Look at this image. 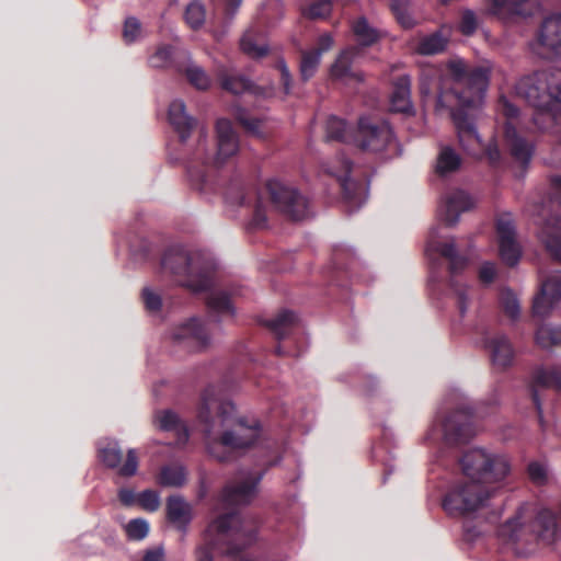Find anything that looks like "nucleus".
<instances>
[{
    "label": "nucleus",
    "instance_id": "nucleus-1",
    "mask_svg": "<svg viewBox=\"0 0 561 561\" xmlns=\"http://www.w3.org/2000/svg\"><path fill=\"white\" fill-rule=\"evenodd\" d=\"M447 70L449 85L439 91L437 110H446L451 116L463 150L474 157L483 152L490 164H497L501 152L496 141L484 146L476 127V113L490 84V67L479 66L469 70L463 59L453 58L447 64Z\"/></svg>",
    "mask_w": 561,
    "mask_h": 561
},
{
    "label": "nucleus",
    "instance_id": "nucleus-2",
    "mask_svg": "<svg viewBox=\"0 0 561 561\" xmlns=\"http://www.w3.org/2000/svg\"><path fill=\"white\" fill-rule=\"evenodd\" d=\"M169 122L182 142V159L191 187L201 194L214 192L217 172L239 151V138L230 121L216 122V141H209L204 130L187 141L195 119L186 113L185 103L176 99L169 106Z\"/></svg>",
    "mask_w": 561,
    "mask_h": 561
},
{
    "label": "nucleus",
    "instance_id": "nucleus-3",
    "mask_svg": "<svg viewBox=\"0 0 561 561\" xmlns=\"http://www.w3.org/2000/svg\"><path fill=\"white\" fill-rule=\"evenodd\" d=\"M208 454L218 461H229L238 451L251 447L261 435L257 420L240 416L220 386H208L198 410Z\"/></svg>",
    "mask_w": 561,
    "mask_h": 561
},
{
    "label": "nucleus",
    "instance_id": "nucleus-4",
    "mask_svg": "<svg viewBox=\"0 0 561 561\" xmlns=\"http://www.w3.org/2000/svg\"><path fill=\"white\" fill-rule=\"evenodd\" d=\"M468 480L454 482L443 499V508L453 517H468L485 507L493 491L485 484L504 481L511 473V461L504 454L474 447L459 459Z\"/></svg>",
    "mask_w": 561,
    "mask_h": 561
},
{
    "label": "nucleus",
    "instance_id": "nucleus-5",
    "mask_svg": "<svg viewBox=\"0 0 561 561\" xmlns=\"http://www.w3.org/2000/svg\"><path fill=\"white\" fill-rule=\"evenodd\" d=\"M216 268L217 263L210 252L184 245L170 247L161 259V274L193 293L205 291L213 286Z\"/></svg>",
    "mask_w": 561,
    "mask_h": 561
},
{
    "label": "nucleus",
    "instance_id": "nucleus-6",
    "mask_svg": "<svg viewBox=\"0 0 561 561\" xmlns=\"http://www.w3.org/2000/svg\"><path fill=\"white\" fill-rule=\"evenodd\" d=\"M257 531L247 526L234 513L214 519L203 534V542L196 547V561H213V551L233 556L256 540Z\"/></svg>",
    "mask_w": 561,
    "mask_h": 561
},
{
    "label": "nucleus",
    "instance_id": "nucleus-7",
    "mask_svg": "<svg viewBox=\"0 0 561 561\" xmlns=\"http://www.w3.org/2000/svg\"><path fill=\"white\" fill-rule=\"evenodd\" d=\"M470 419L471 411L465 394L453 388L444 396L424 439L434 444L442 440L445 445L465 442L473 435Z\"/></svg>",
    "mask_w": 561,
    "mask_h": 561
},
{
    "label": "nucleus",
    "instance_id": "nucleus-8",
    "mask_svg": "<svg viewBox=\"0 0 561 561\" xmlns=\"http://www.w3.org/2000/svg\"><path fill=\"white\" fill-rule=\"evenodd\" d=\"M533 508L528 504H523L516 515L505 522L497 531L500 540L515 549L516 553L520 551L516 545L524 540L528 534H536V537L547 545L554 543L560 537V530L557 525L554 514L549 510H541L536 515L531 524H527L533 519Z\"/></svg>",
    "mask_w": 561,
    "mask_h": 561
},
{
    "label": "nucleus",
    "instance_id": "nucleus-9",
    "mask_svg": "<svg viewBox=\"0 0 561 561\" xmlns=\"http://www.w3.org/2000/svg\"><path fill=\"white\" fill-rule=\"evenodd\" d=\"M425 252L428 256H431L433 253H438L442 256L448 259L449 271L451 274V296L455 299V304L459 311V314L461 317H465L468 311L469 305L472 301V288L459 282L456 278V275L466 268L469 259L467 256L458 254L455 240L453 238H443L439 234L438 227H434L431 229Z\"/></svg>",
    "mask_w": 561,
    "mask_h": 561
},
{
    "label": "nucleus",
    "instance_id": "nucleus-10",
    "mask_svg": "<svg viewBox=\"0 0 561 561\" xmlns=\"http://www.w3.org/2000/svg\"><path fill=\"white\" fill-rule=\"evenodd\" d=\"M516 96L539 110H552L561 104V69L536 71L520 77L515 85Z\"/></svg>",
    "mask_w": 561,
    "mask_h": 561
},
{
    "label": "nucleus",
    "instance_id": "nucleus-11",
    "mask_svg": "<svg viewBox=\"0 0 561 561\" xmlns=\"http://www.w3.org/2000/svg\"><path fill=\"white\" fill-rule=\"evenodd\" d=\"M266 191L274 207L293 220H304L311 215L307 198L294 186L279 180H270Z\"/></svg>",
    "mask_w": 561,
    "mask_h": 561
},
{
    "label": "nucleus",
    "instance_id": "nucleus-12",
    "mask_svg": "<svg viewBox=\"0 0 561 561\" xmlns=\"http://www.w3.org/2000/svg\"><path fill=\"white\" fill-rule=\"evenodd\" d=\"M496 110L506 118L504 134L512 157L523 167L527 165L533 157L534 146L517 131L514 122L518 117L519 110L505 95L500 96Z\"/></svg>",
    "mask_w": 561,
    "mask_h": 561
},
{
    "label": "nucleus",
    "instance_id": "nucleus-13",
    "mask_svg": "<svg viewBox=\"0 0 561 561\" xmlns=\"http://www.w3.org/2000/svg\"><path fill=\"white\" fill-rule=\"evenodd\" d=\"M354 144L369 152L397 148V141L389 124L385 121L375 122L367 117L359 119Z\"/></svg>",
    "mask_w": 561,
    "mask_h": 561
},
{
    "label": "nucleus",
    "instance_id": "nucleus-14",
    "mask_svg": "<svg viewBox=\"0 0 561 561\" xmlns=\"http://www.w3.org/2000/svg\"><path fill=\"white\" fill-rule=\"evenodd\" d=\"M530 49L541 58H552L561 55V14L547 16L536 38L530 43Z\"/></svg>",
    "mask_w": 561,
    "mask_h": 561
},
{
    "label": "nucleus",
    "instance_id": "nucleus-15",
    "mask_svg": "<svg viewBox=\"0 0 561 561\" xmlns=\"http://www.w3.org/2000/svg\"><path fill=\"white\" fill-rule=\"evenodd\" d=\"M324 170L336 178L352 211L359 208L366 202L367 190L362 183L350 178L352 164L348 160L342 158L341 161L327 164Z\"/></svg>",
    "mask_w": 561,
    "mask_h": 561
},
{
    "label": "nucleus",
    "instance_id": "nucleus-16",
    "mask_svg": "<svg viewBox=\"0 0 561 561\" xmlns=\"http://www.w3.org/2000/svg\"><path fill=\"white\" fill-rule=\"evenodd\" d=\"M100 461L107 468L117 469L121 477L129 478L137 473L138 456L134 448L127 450L126 460L122 463V449L117 440L105 439L99 443Z\"/></svg>",
    "mask_w": 561,
    "mask_h": 561
},
{
    "label": "nucleus",
    "instance_id": "nucleus-17",
    "mask_svg": "<svg viewBox=\"0 0 561 561\" xmlns=\"http://www.w3.org/2000/svg\"><path fill=\"white\" fill-rule=\"evenodd\" d=\"M171 341L190 352L199 351L209 343V336L204 323L197 318H190L174 325L170 332Z\"/></svg>",
    "mask_w": 561,
    "mask_h": 561
},
{
    "label": "nucleus",
    "instance_id": "nucleus-18",
    "mask_svg": "<svg viewBox=\"0 0 561 561\" xmlns=\"http://www.w3.org/2000/svg\"><path fill=\"white\" fill-rule=\"evenodd\" d=\"M262 472H240L222 492V501L227 505H244L250 503L257 491Z\"/></svg>",
    "mask_w": 561,
    "mask_h": 561
},
{
    "label": "nucleus",
    "instance_id": "nucleus-19",
    "mask_svg": "<svg viewBox=\"0 0 561 561\" xmlns=\"http://www.w3.org/2000/svg\"><path fill=\"white\" fill-rule=\"evenodd\" d=\"M477 344L488 351L492 365L495 368L506 369L513 364L515 351L506 335L483 331Z\"/></svg>",
    "mask_w": 561,
    "mask_h": 561
},
{
    "label": "nucleus",
    "instance_id": "nucleus-20",
    "mask_svg": "<svg viewBox=\"0 0 561 561\" xmlns=\"http://www.w3.org/2000/svg\"><path fill=\"white\" fill-rule=\"evenodd\" d=\"M496 233L502 261L510 266L516 265L520 259L522 249L516 240L515 226L510 215L497 218Z\"/></svg>",
    "mask_w": 561,
    "mask_h": 561
},
{
    "label": "nucleus",
    "instance_id": "nucleus-21",
    "mask_svg": "<svg viewBox=\"0 0 561 561\" xmlns=\"http://www.w3.org/2000/svg\"><path fill=\"white\" fill-rule=\"evenodd\" d=\"M476 201L467 192L456 190L446 194L438 208V218L448 227L458 224L460 215L473 208Z\"/></svg>",
    "mask_w": 561,
    "mask_h": 561
},
{
    "label": "nucleus",
    "instance_id": "nucleus-22",
    "mask_svg": "<svg viewBox=\"0 0 561 561\" xmlns=\"http://www.w3.org/2000/svg\"><path fill=\"white\" fill-rule=\"evenodd\" d=\"M561 301V276L553 274L541 282L540 291L534 299L533 312L545 318Z\"/></svg>",
    "mask_w": 561,
    "mask_h": 561
},
{
    "label": "nucleus",
    "instance_id": "nucleus-23",
    "mask_svg": "<svg viewBox=\"0 0 561 561\" xmlns=\"http://www.w3.org/2000/svg\"><path fill=\"white\" fill-rule=\"evenodd\" d=\"M334 41L330 33L321 34L317 39V46L301 51L299 65L300 77L304 81L311 79L321 62L322 55L333 47Z\"/></svg>",
    "mask_w": 561,
    "mask_h": 561
},
{
    "label": "nucleus",
    "instance_id": "nucleus-24",
    "mask_svg": "<svg viewBox=\"0 0 561 561\" xmlns=\"http://www.w3.org/2000/svg\"><path fill=\"white\" fill-rule=\"evenodd\" d=\"M538 7L537 0H492L489 13L506 20L512 16H529Z\"/></svg>",
    "mask_w": 561,
    "mask_h": 561
},
{
    "label": "nucleus",
    "instance_id": "nucleus-25",
    "mask_svg": "<svg viewBox=\"0 0 561 561\" xmlns=\"http://www.w3.org/2000/svg\"><path fill=\"white\" fill-rule=\"evenodd\" d=\"M537 387L554 388L561 392V370L558 367H537L533 373V400L536 405L539 420L542 421V408Z\"/></svg>",
    "mask_w": 561,
    "mask_h": 561
},
{
    "label": "nucleus",
    "instance_id": "nucleus-26",
    "mask_svg": "<svg viewBox=\"0 0 561 561\" xmlns=\"http://www.w3.org/2000/svg\"><path fill=\"white\" fill-rule=\"evenodd\" d=\"M264 324L272 331L277 340L296 337L302 333L299 319L290 310H282L274 318L265 320Z\"/></svg>",
    "mask_w": 561,
    "mask_h": 561
},
{
    "label": "nucleus",
    "instance_id": "nucleus-27",
    "mask_svg": "<svg viewBox=\"0 0 561 561\" xmlns=\"http://www.w3.org/2000/svg\"><path fill=\"white\" fill-rule=\"evenodd\" d=\"M175 67L195 89L207 90L210 87V77L202 66L192 60L190 53L186 50L181 51V59L176 61Z\"/></svg>",
    "mask_w": 561,
    "mask_h": 561
},
{
    "label": "nucleus",
    "instance_id": "nucleus-28",
    "mask_svg": "<svg viewBox=\"0 0 561 561\" xmlns=\"http://www.w3.org/2000/svg\"><path fill=\"white\" fill-rule=\"evenodd\" d=\"M357 53V48L348 47L342 50L336 57L335 61L330 68V76L334 80H339L345 83L351 81H362L363 76L353 70L352 62Z\"/></svg>",
    "mask_w": 561,
    "mask_h": 561
},
{
    "label": "nucleus",
    "instance_id": "nucleus-29",
    "mask_svg": "<svg viewBox=\"0 0 561 561\" xmlns=\"http://www.w3.org/2000/svg\"><path fill=\"white\" fill-rule=\"evenodd\" d=\"M539 238L551 256L561 262V217L547 219L540 227Z\"/></svg>",
    "mask_w": 561,
    "mask_h": 561
},
{
    "label": "nucleus",
    "instance_id": "nucleus-30",
    "mask_svg": "<svg viewBox=\"0 0 561 561\" xmlns=\"http://www.w3.org/2000/svg\"><path fill=\"white\" fill-rule=\"evenodd\" d=\"M153 424L161 431L174 433L178 437L179 444H184L188 439L187 427L172 410H160L154 412Z\"/></svg>",
    "mask_w": 561,
    "mask_h": 561
},
{
    "label": "nucleus",
    "instance_id": "nucleus-31",
    "mask_svg": "<svg viewBox=\"0 0 561 561\" xmlns=\"http://www.w3.org/2000/svg\"><path fill=\"white\" fill-rule=\"evenodd\" d=\"M167 512L169 520L185 534L192 520L191 505L181 496H170L167 503Z\"/></svg>",
    "mask_w": 561,
    "mask_h": 561
},
{
    "label": "nucleus",
    "instance_id": "nucleus-32",
    "mask_svg": "<svg viewBox=\"0 0 561 561\" xmlns=\"http://www.w3.org/2000/svg\"><path fill=\"white\" fill-rule=\"evenodd\" d=\"M390 106L394 112L409 113L412 111L411 79L408 75H402L394 81Z\"/></svg>",
    "mask_w": 561,
    "mask_h": 561
},
{
    "label": "nucleus",
    "instance_id": "nucleus-33",
    "mask_svg": "<svg viewBox=\"0 0 561 561\" xmlns=\"http://www.w3.org/2000/svg\"><path fill=\"white\" fill-rule=\"evenodd\" d=\"M325 140L351 144L354 142L355 135L344 119L330 116L325 124Z\"/></svg>",
    "mask_w": 561,
    "mask_h": 561
},
{
    "label": "nucleus",
    "instance_id": "nucleus-34",
    "mask_svg": "<svg viewBox=\"0 0 561 561\" xmlns=\"http://www.w3.org/2000/svg\"><path fill=\"white\" fill-rule=\"evenodd\" d=\"M237 121L247 129L249 134L257 138H264L268 135L267 121L251 116L247 110L237 106L234 108Z\"/></svg>",
    "mask_w": 561,
    "mask_h": 561
},
{
    "label": "nucleus",
    "instance_id": "nucleus-35",
    "mask_svg": "<svg viewBox=\"0 0 561 561\" xmlns=\"http://www.w3.org/2000/svg\"><path fill=\"white\" fill-rule=\"evenodd\" d=\"M461 165V158L449 146H444L440 148L437 160H436V172L440 176H447L450 173L456 172Z\"/></svg>",
    "mask_w": 561,
    "mask_h": 561
},
{
    "label": "nucleus",
    "instance_id": "nucleus-36",
    "mask_svg": "<svg viewBox=\"0 0 561 561\" xmlns=\"http://www.w3.org/2000/svg\"><path fill=\"white\" fill-rule=\"evenodd\" d=\"M352 31L362 46H370L380 37V32L365 16H359L352 23Z\"/></svg>",
    "mask_w": 561,
    "mask_h": 561
},
{
    "label": "nucleus",
    "instance_id": "nucleus-37",
    "mask_svg": "<svg viewBox=\"0 0 561 561\" xmlns=\"http://www.w3.org/2000/svg\"><path fill=\"white\" fill-rule=\"evenodd\" d=\"M231 295H237V293L232 291L231 294H228L222 290L211 291L207 298V306L209 310L220 317H233L236 311L230 299Z\"/></svg>",
    "mask_w": 561,
    "mask_h": 561
},
{
    "label": "nucleus",
    "instance_id": "nucleus-38",
    "mask_svg": "<svg viewBox=\"0 0 561 561\" xmlns=\"http://www.w3.org/2000/svg\"><path fill=\"white\" fill-rule=\"evenodd\" d=\"M390 10L401 27L410 30L417 24L411 0H390Z\"/></svg>",
    "mask_w": 561,
    "mask_h": 561
},
{
    "label": "nucleus",
    "instance_id": "nucleus-39",
    "mask_svg": "<svg viewBox=\"0 0 561 561\" xmlns=\"http://www.w3.org/2000/svg\"><path fill=\"white\" fill-rule=\"evenodd\" d=\"M536 344L543 348L549 350L553 346L561 345V325L542 324L535 333Z\"/></svg>",
    "mask_w": 561,
    "mask_h": 561
},
{
    "label": "nucleus",
    "instance_id": "nucleus-40",
    "mask_svg": "<svg viewBox=\"0 0 561 561\" xmlns=\"http://www.w3.org/2000/svg\"><path fill=\"white\" fill-rule=\"evenodd\" d=\"M252 197H255V208L253 218L251 220V226L253 228H263L266 225L267 218H266V209L263 205V198L261 195H254L249 193L240 192L238 195V198L234 201L231 197H229L231 203L238 204L240 206H244L248 203V199H251Z\"/></svg>",
    "mask_w": 561,
    "mask_h": 561
},
{
    "label": "nucleus",
    "instance_id": "nucleus-41",
    "mask_svg": "<svg viewBox=\"0 0 561 561\" xmlns=\"http://www.w3.org/2000/svg\"><path fill=\"white\" fill-rule=\"evenodd\" d=\"M186 481L185 468L181 465H170L161 469L159 476L160 484L164 486H182Z\"/></svg>",
    "mask_w": 561,
    "mask_h": 561
},
{
    "label": "nucleus",
    "instance_id": "nucleus-42",
    "mask_svg": "<svg viewBox=\"0 0 561 561\" xmlns=\"http://www.w3.org/2000/svg\"><path fill=\"white\" fill-rule=\"evenodd\" d=\"M447 45V38L439 32H435L431 35L423 36L416 47V50L421 55H435L445 49Z\"/></svg>",
    "mask_w": 561,
    "mask_h": 561
},
{
    "label": "nucleus",
    "instance_id": "nucleus-43",
    "mask_svg": "<svg viewBox=\"0 0 561 561\" xmlns=\"http://www.w3.org/2000/svg\"><path fill=\"white\" fill-rule=\"evenodd\" d=\"M184 19L192 30H198L202 27L206 20V10L204 4L199 0L191 1L185 9Z\"/></svg>",
    "mask_w": 561,
    "mask_h": 561
},
{
    "label": "nucleus",
    "instance_id": "nucleus-44",
    "mask_svg": "<svg viewBox=\"0 0 561 561\" xmlns=\"http://www.w3.org/2000/svg\"><path fill=\"white\" fill-rule=\"evenodd\" d=\"M122 35L124 43L131 45L144 39L146 32L137 18L128 16L124 22Z\"/></svg>",
    "mask_w": 561,
    "mask_h": 561
},
{
    "label": "nucleus",
    "instance_id": "nucleus-45",
    "mask_svg": "<svg viewBox=\"0 0 561 561\" xmlns=\"http://www.w3.org/2000/svg\"><path fill=\"white\" fill-rule=\"evenodd\" d=\"M173 56V47L167 44H161L148 56V65L154 69L167 68L172 64Z\"/></svg>",
    "mask_w": 561,
    "mask_h": 561
},
{
    "label": "nucleus",
    "instance_id": "nucleus-46",
    "mask_svg": "<svg viewBox=\"0 0 561 561\" xmlns=\"http://www.w3.org/2000/svg\"><path fill=\"white\" fill-rule=\"evenodd\" d=\"M222 89L233 93L241 94L247 91H251L254 94L257 93L256 89H253L252 83L242 76H225L221 78Z\"/></svg>",
    "mask_w": 561,
    "mask_h": 561
},
{
    "label": "nucleus",
    "instance_id": "nucleus-47",
    "mask_svg": "<svg viewBox=\"0 0 561 561\" xmlns=\"http://www.w3.org/2000/svg\"><path fill=\"white\" fill-rule=\"evenodd\" d=\"M500 305L504 313L513 321L520 316V305L517 296L510 289H504L500 296Z\"/></svg>",
    "mask_w": 561,
    "mask_h": 561
},
{
    "label": "nucleus",
    "instance_id": "nucleus-48",
    "mask_svg": "<svg viewBox=\"0 0 561 561\" xmlns=\"http://www.w3.org/2000/svg\"><path fill=\"white\" fill-rule=\"evenodd\" d=\"M241 49L249 56L260 58L266 55L268 48L265 43H257L252 32H247L241 38Z\"/></svg>",
    "mask_w": 561,
    "mask_h": 561
},
{
    "label": "nucleus",
    "instance_id": "nucleus-49",
    "mask_svg": "<svg viewBox=\"0 0 561 561\" xmlns=\"http://www.w3.org/2000/svg\"><path fill=\"white\" fill-rule=\"evenodd\" d=\"M331 11V0H309V3L302 9L304 14L310 19H324L330 15Z\"/></svg>",
    "mask_w": 561,
    "mask_h": 561
},
{
    "label": "nucleus",
    "instance_id": "nucleus-50",
    "mask_svg": "<svg viewBox=\"0 0 561 561\" xmlns=\"http://www.w3.org/2000/svg\"><path fill=\"white\" fill-rule=\"evenodd\" d=\"M126 536L129 540L140 541L149 534V524L144 518H135L124 526Z\"/></svg>",
    "mask_w": 561,
    "mask_h": 561
},
{
    "label": "nucleus",
    "instance_id": "nucleus-51",
    "mask_svg": "<svg viewBox=\"0 0 561 561\" xmlns=\"http://www.w3.org/2000/svg\"><path fill=\"white\" fill-rule=\"evenodd\" d=\"M145 309L156 316L161 312L162 297L160 293L151 287H145L141 293Z\"/></svg>",
    "mask_w": 561,
    "mask_h": 561
},
{
    "label": "nucleus",
    "instance_id": "nucleus-52",
    "mask_svg": "<svg viewBox=\"0 0 561 561\" xmlns=\"http://www.w3.org/2000/svg\"><path fill=\"white\" fill-rule=\"evenodd\" d=\"M137 502L144 510L156 512L160 506V496L156 491L146 490L138 494Z\"/></svg>",
    "mask_w": 561,
    "mask_h": 561
},
{
    "label": "nucleus",
    "instance_id": "nucleus-53",
    "mask_svg": "<svg viewBox=\"0 0 561 561\" xmlns=\"http://www.w3.org/2000/svg\"><path fill=\"white\" fill-rule=\"evenodd\" d=\"M478 27V20L472 10H465L461 15L459 30L463 35H472Z\"/></svg>",
    "mask_w": 561,
    "mask_h": 561
},
{
    "label": "nucleus",
    "instance_id": "nucleus-54",
    "mask_svg": "<svg viewBox=\"0 0 561 561\" xmlns=\"http://www.w3.org/2000/svg\"><path fill=\"white\" fill-rule=\"evenodd\" d=\"M528 474L533 482L543 484L547 481L548 469L541 462H531L528 466Z\"/></svg>",
    "mask_w": 561,
    "mask_h": 561
},
{
    "label": "nucleus",
    "instance_id": "nucleus-55",
    "mask_svg": "<svg viewBox=\"0 0 561 561\" xmlns=\"http://www.w3.org/2000/svg\"><path fill=\"white\" fill-rule=\"evenodd\" d=\"M497 274L496 265L493 262H484L479 270V279L483 284H491Z\"/></svg>",
    "mask_w": 561,
    "mask_h": 561
},
{
    "label": "nucleus",
    "instance_id": "nucleus-56",
    "mask_svg": "<svg viewBox=\"0 0 561 561\" xmlns=\"http://www.w3.org/2000/svg\"><path fill=\"white\" fill-rule=\"evenodd\" d=\"M277 67L280 71V82L283 84L284 93L289 94L290 87H291V76H290L289 69L284 59H280L277 62Z\"/></svg>",
    "mask_w": 561,
    "mask_h": 561
},
{
    "label": "nucleus",
    "instance_id": "nucleus-57",
    "mask_svg": "<svg viewBox=\"0 0 561 561\" xmlns=\"http://www.w3.org/2000/svg\"><path fill=\"white\" fill-rule=\"evenodd\" d=\"M141 561H165L164 549L158 546L145 550Z\"/></svg>",
    "mask_w": 561,
    "mask_h": 561
},
{
    "label": "nucleus",
    "instance_id": "nucleus-58",
    "mask_svg": "<svg viewBox=\"0 0 561 561\" xmlns=\"http://www.w3.org/2000/svg\"><path fill=\"white\" fill-rule=\"evenodd\" d=\"M138 495L131 489H121L118 491V499L125 506H131L137 502Z\"/></svg>",
    "mask_w": 561,
    "mask_h": 561
},
{
    "label": "nucleus",
    "instance_id": "nucleus-59",
    "mask_svg": "<svg viewBox=\"0 0 561 561\" xmlns=\"http://www.w3.org/2000/svg\"><path fill=\"white\" fill-rule=\"evenodd\" d=\"M306 350V345L302 344L301 346H299V348L297 351H290L288 350L287 347H283L282 345H278L276 347V353L277 354H288V355H293V356H298L300 355L304 351Z\"/></svg>",
    "mask_w": 561,
    "mask_h": 561
},
{
    "label": "nucleus",
    "instance_id": "nucleus-60",
    "mask_svg": "<svg viewBox=\"0 0 561 561\" xmlns=\"http://www.w3.org/2000/svg\"><path fill=\"white\" fill-rule=\"evenodd\" d=\"M241 2L242 0H225L227 13L233 15L240 7Z\"/></svg>",
    "mask_w": 561,
    "mask_h": 561
},
{
    "label": "nucleus",
    "instance_id": "nucleus-61",
    "mask_svg": "<svg viewBox=\"0 0 561 561\" xmlns=\"http://www.w3.org/2000/svg\"><path fill=\"white\" fill-rule=\"evenodd\" d=\"M551 182L558 194L561 196V175L553 176Z\"/></svg>",
    "mask_w": 561,
    "mask_h": 561
},
{
    "label": "nucleus",
    "instance_id": "nucleus-62",
    "mask_svg": "<svg viewBox=\"0 0 561 561\" xmlns=\"http://www.w3.org/2000/svg\"><path fill=\"white\" fill-rule=\"evenodd\" d=\"M373 457H374V459L376 461H383L382 449L381 448H374Z\"/></svg>",
    "mask_w": 561,
    "mask_h": 561
},
{
    "label": "nucleus",
    "instance_id": "nucleus-63",
    "mask_svg": "<svg viewBox=\"0 0 561 561\" xmlns=\"http://www.w3.org/2000/svg\"><path fill=\"white\" fill-rule=\"evenodd\" d=\"M421 93L422 94H430L431 93V89L424 82L421 83Z\"/></svg>",
    "mask_w": 561,
    "mask_h": 561
},
{
    "label": "nucleus",
    "instance_id": "nucleus-64",
    "mask_svg": "<svg viewBox=\"0 0 561 561\" xmlns=\"http://www.w3.org/2000/svg\"><path fill=\"white\" fill-rule=\"evenodd\" d=\"M491 400H492V404H494V405L499 403L500 397H499L497 391L494 392Z\"/></svg>",
    "mask_w": 561,
    "mask_h": 561
}]
</instances>
